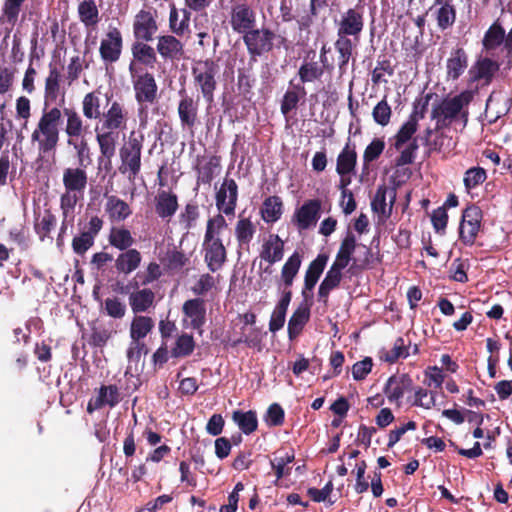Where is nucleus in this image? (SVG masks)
Masks as SVG:
<instances>
[{"label":"nucleus","mask_w":512,"mask_h":512,"mask_svg":"<svg viewBox=\"0 0 512 512\" xmlns=\"http://www.w3.org/2000/svg\"><path fill=\"white\" fill-rule=\"evenodd\" d=\"M238 201V185L233 178L225 176L215 194V204L219 212L227 216L234 215Z\"/></svg>","instance_id":"15"},{"label":"nucleus","mask_w":512,"mask_h":512,"mask_svg":"<svg viewBox=\"0 0 512 512\" xmlns=\"http://www.w3.org/2000/svg\"><path fill=\"white\" fill-rule=\"evenodd\" d=\"M383 138H374L365 148L363 153V168L368 170L371 162L377 160L385 149Z\"/></svg>","instance_id":"63"},{"label":"nucleus","mask_w":512,"mask_h":512,"mask_svg":"<svg viewBox=\"0 0 512 512\" xmlns=\"http://www.w3.org/2000/svg\"><path fill=\"white\" fill-rule=\"evenodd\" d=\"M191 73L194 84L203 99L207 103H212L217 88L216 77L219 73L218 63L211 58L196 61L192 66Z\"/></svg>","instance_id":"4"},{"label":"nucleus","mask_w":512,"mask_h":512,"mask_svg":"<svg viewBox=\"0 0 512 512\" xmlns=\"http://www.w3.org/2000/svg\"><path fill=\"white\" fill-rule=\"evenodd\" d=\"M301 263V255L297 251H295L284 263L281 270V281L284 286L282 292L292 291L291 287L293 285L295 277L299 272Z\"/></svg>","instance_id":"44"},{"label":"nucleus","mask_w":512,"mask_h":512,"mask_svg":"<svg viewBox=\"0 0 512 512\" xmlns=\"http://www.w3.org/2000/svg\"><path fill=\"white\" fill-rule=\"evenodd\" d=\"M132 56L134 61L145 65L146 67L154 68L157 62V55L154 48L145 41L137 40L131 47Z\"/></svg>","instance_id":"47"},{"label":"nucleus","mask_w":512,"mask_h":512,"mask_svg":"<svg viewBox=\"0 0 512 512\" xmlns=\"http://www.w3.org/2000/svg\"><path fill=\"white\" fill-rule=\"evenodd\" d=\"M232 420L246 435L255 432L258 428L257 414L253 410H235L232 413Z\"/></svg>","instance_id":"53"},{"label":"nucleus","mask_w":512,"mask_h":512,"mask_svg":"<svg viewBox=\"0 0 512 512\" xmlns=\"http://www.w3.org/2000/svg\"><path fill=\"white\" fill-rule=\"evenodd\" d=\"M395 201L396 190L393 188L388 189L385 185H380L371 201V208L373 212L389 217Z\"/></svg>","instance_id":"31"},{"label":"nucleus","mask_w":512,"mask_h":512,"mask_svg":"<svg viewBox=\"0 0 512 512\" xmlns=\"http://www.w3.org/2000/svg\"><path fill=\"white\" fill-rule=\"evenodd\" d=\"M291 299L292 291L282 292V296L274 308L269 321V330L272 333H276L283 328Z\"/></svg>","instance_id":"41"},{"label":"nucleus","mask_w":512,"mask_h":512,"mask_svg":"<svg viewBox=\"0 0 512 512\" xmlns=\"http://www.w3.org/2000/svg\"><path fill=\"white\" fill-rule=\"evenodd\" d=\"M219 168L220 157L218 156H211L204 164L196 166L197 184L210 185Z\"/></svg>","instance_id":"56"},{"label":"nucleus","mask_w":512,"mask_h":512,"mask_svg":"<svg viewBox=\"0 0 512 512\" xmlns=\"http://www.w3.org/2000/svg\"><path fill=\"white\" fill-rule=\"evenodd\" d=\"M469 57L463 47H455L446 60L447 80H458L468 67Z\"/></svg>","instance_id":"24"},{"label":"nucleus","mask_w":512,"mask_h":512,"mask_svg":"<svg viewBox=\"0 0 512 512\" xmlns=\"http://www.w3.org/2000/svg\"><path fill=\"white\" fill-rule=\"evenodd\" d=\"M108 243L119 251H124L135 244L131 231L125 226H112L108 234Z\"/></svg>","instance_id":"42"},{"label":"nucleus","mask_w":512,"mask_h":512,"mask_svg":"<svg viewBox=\"0 0 512 512\" xmlns=\"http://www.w3.org/2000/svg\"><path fill=\"white\" fill-rule=\"evenodd\" d=\"M178 207V196L172 191L160 190L155 197V212L163 220L171 219Z\"/></svg>","instance_id":"33"},{"label":"nucleus","mask_w":512,"mask_h":512,"mask_svg":"<svg viewBox=\"0 0 512 512\" xmlns=\"http://www.w3.org/2000/svg\"><path fill=\"white\" fill-rule=\"evenodd\" d=\"M292 89L285 92L280 110L283 115H288L292 110L296 109L301 98H304L307 94L305 87L302 84H294L293 80L290 81Z\"/></svg>","instance_id":"48"},{"label":"nucleus","mask_w":512,"mask_h":512,"mask_svg":"<svg viewBox=\"0 0 512 512\" xmlns=\"http://www.w3.org/2000/svg\"><path fill=\"white\" fill-rule=\"evenodd\" d=\"M121 400L119 389L116 385H101L98 395L91 398L87 404V412L93 413L96 410L109 406L115 407Z\"/></svg>","instance_id":"23"},{"label":"nucleus","mask_w":512,"mask_h":512,"mask_svg":"<svg viewBox=\"0 0 512 512\" xmlns=\"http://www.w3.org/2000/svg\"><path fill=\"white\" fill-rule=\"evenodd\" d=\"M256 12L247 3H237L231 7L229 23L235 33L245 35L256 27Z\"/></svg>","instance_id":"14"},{"label":"nucleus","mask_w":512,"mask_h":512,"mask_svg":"<svg viewBox=\"0 0 512 512\" xmlns=\"http://www.w3.org/2000/svg\"><path fill=\"white\" fill-rule=\"evenodd\" d=\"M129 72L132 78L135 101L140 107L147 108L148 105L156 102L158 98V85L154 75L150 72L135 73L134 62L129 65Z\"/></svg>","instance_id":"7"},{"label":"nucleus","mask_w":512,"mask_h":512,"mask_svg":"<svg viewBox=\"0 0 512 512\" xmlns=\"http://www.w3.org/2000/svg\"><path fill=\"white\" fill-rule=\"evenodd\" d=\"M260 214L266 223L278 221L283 214L282 199L276 195L267 197L260 208Z\"/></svg>","instance_id":"51"},{"label":"nucleus","mask_w":512,"mask_h":512,"mask_svg":"<svg viewBox=\"0 0 512 512\" xmlns=\"http://www.w3.org/2000/svg\"><path fill=\"white\" fill-rule=\"evenodd\" d=\"M411 343L407 345L403 337H398L390 350H381L380 359L389 364L396 363L400 358L406 359L409 355Z\"/></svg>","instance_id":"55"},{"label":"nucleus","mask_w":512,"mask_h":512,"mask_svg":"<svg viewBox=\"0 0 512 512\" xmlns=\"http://www.w3.org/2000/svg\"><path fill=\"white\" fill-rule=\"evenodd\" d=\"M438 5L440 7L436 11L437 26L441 31H445L456 21V8L452 2Z\"/></svg>","instance_id":"60"},{"label":"nucleus","mask_w":512,"mask_h":512,"mask_svg":"<svg viewBox=\"0 0 512 512\" xmlns=\"http://www.w3.org/2000/svg\"><path fill=\"white\" fill-rule=\"evenodd\" d=\"M195 345L193 336L183 333L177 337L175 344L171 349V356L174 358L190 356L195 349Z\"/></svg>","instance_id":"61"},{"label":"nucleus","mask_w":512,"mask_h":512,"mask_svg":"<svg viewBox=\"0 0 512 512\" xmlns=\"http://www.w3.org/2000/svg\"><path fill=\"white\" fill-rule=\"evenodd\" d=\"M142 263V254L136 248H130L120 251L114 263V267L119 274L129 275L136 271Z\"/></svg>","instance_id":"30"},{"label":"nucleus","mask_w":512,"mask_h":512,"mask_svg":"<svg viewBox=\"0 0 512 512\" xmlns=\"http://www.w3.org/2000/svg\"><path fill=\"white\" fill-rule=\"evenodd\" d=\"M333 46L337 54L336 65L338 73L340 76H343L347 73L349 61L350 59H353L354 51L358 46V42H355V40L337 37Z\"/></svg>","instance_id":"27"},{"label":"nucleus","mask_w":512,"mask_h":512,"mask_svg":"<svg viewBox=\"0 0 512 512\" xmlns=\"http://www.w3.org/2000/svg\"><path fill=\"white\" fill-rule=\"evenodd\" d=\"M356 246L357 241L355 235L348 231L340 243V247L333 264L345 269L352 262L350 270L357 267L356 259L353 258Z\"/></svg>","instance_id":"34"},{"label":"nucleus","mask_w":512,"mask_h":512,"mask_svg":"<svg viewBox=\"0 0 512 512\" xmlns=\"http://www.w3.org/2000/svg\"><path fill=\"white\" fill-rule=\"evenodd\" d=\"M315 58L316 53L313 50L305 54L297 72L300 81L298 84L304 86L306 83L320 82L325 72L331 73L333 71L316 61Z\"/></svg>","instance_id":"17"},{"label":"nucleus","mask_w":512,"mask_h":512,"mask_svg":"<svg viewBox=\"0 0 512 512\" xmlns=\"http://www.w3.org/2000/svg\"><path fill=\"white\" fill-rule=\"evenodd\" d=\"M505 29L495 21L485 32L482 44L486 51L497 49L504 41Z\"/></svg>","instance_id":"57"},{"label":"nucleus","mask_w":512,"mask_h":512,"mask_svg":"<svg viewBox=\"0 0 512 512\" xmlns=\"http://www.w3.org/2000/svg\"><path fill=\"white\" fill-rule=\"evenodd\" d=\"M310 319V309L307 306L300 305L291 315L288 322V337L290 340L300 335L304 326Z\"/></svg>","instance_id":"50"},{"label":"nucleus","mask_w":512,"mask_h":512,"mask_svg":"<svg viewBox=\"0 0 512 512\" xmlns=\"http://www.w3.org/2000/svg\"><path fill=\"white\" fill-rule=\"evenodd\" d=\"M105 100L99 90H93L82 99V113L87 120H99L104 112Z\"/></svg>","instance_id":"35"},{"label":"nucleus","mask_w":512,"mask_h":512,"mask_svg":"<svg viewBox=\"0 0 512 512\" xmlns=\"http://www.w3.org/2000/svg\"><path fill=\"white\" fill-rule=\"evenodd\" d=\"M284 255V242L277 234H271L263 243L260 258L270 265L282 260Z\"/></svg>","instance_id":"38"},{"label":"nucleus","mask_w":512,"mask_h":512,"mask_svg":"<svg viewBox=\"0 0 512 512\" xmlns=\"http://www.w3.org/2000/svg\"><path fill=\"white\" fill-rule=\"evenodd\" d=\"M62 123V111L58 106L43 107L38 123L31 134V141L37 144L39 153L47 154L56 149Z\"/></svg>","instance_id":"2"},{"label":"nucleus","mask_w":512,"mask_h":512,"mask_svg":"<svg viewBox=\"0 0 512 512\" xmlns=\"http://www.w3.org/2000/svg\"><path fill=\"white\" fill-rule=\"evenodd\" d=\"M328 260L329 255L327 253H319L317 257L310 262L304 276V287L302 290L303 297L306 298V292H311L314 289L320 276L325 270Z\"/></svg>","instance_id":"28"},{"label":"nucleus","mask_w":512,"mask_h":512,"mask_svg":"<svg viewBox=\"0 0 512 512\" xmlns=\"http://www.w3.org/2000/svg\"><path fill=\"white\" fill-rule=\"evenodd\" d=\"M124 39L118 27L108 26L107 31L100 41L99 55L105 65L118 62L123 51Z\"/></svg>","instance_id":"11"},{"label":"nucleus","mask_w":512,"mask_h":512,"mask_svg":"<svg viewBox=\"0 0 512 512\" xmlns=\"http://www.w3.org/2000/svg\"><path fill=\"white\" fill-rule=\"evenodd\" d=\"M56 225V217L50 209H46L41 218L37 217L34 222V230L41 241L49 237Z\"/></svg>","instance_id":"62"},{"label":"nucleus","mask_w":512,"mask_h":512,"mask_svg":"<svg viewBox=\"0 0 512 512\" xmlns=\"http://www.w3.org/2000/svg\"><path fill=\"white\" fill-rule=\"evenodd\" d=\"M242 39L249 54V58L254 60H257V57L270 53L274 49L275 39H278L279 47H286L287 43L286 37L277 36L272 30L265 27H254L249 33H245Z\"/></svg>","instance_id":"6"},{"label":"nucleus","mask_w":512,"mask_h":512,"mask_svg":"<svg viewBox=\"0 0 512 512\" xmlns=\"http://www.w3.org/2000/svg\"><path fill=\"white\" fill-rule=\"evenodd\" d=\"M477 93L478 87L474 90L466 89L433 105L431 119L436 121L434 130L447 129L457 120H460L466 126L469 117L468 106Z\"/></svg>","instance_id":"1"},{"label":"nucleus","mask_w":512,"mask_h":512,"mask_svg":"<svg viewBox=\"0 0 512 512\" xmlns=\"http://www.w3.org/2000/svg\"><path fill=\"white\" fill-rule=\"evenodd\" d=\"M62 117L66 118L65 134L67 139L74 140L85 135V126L82 117L74 108H64Z\"/></svg>","instance_id":"39"},{"label":"nucleus","mask_w":512,"mask_h":512,"mask_svg":"<svg viewBox=\"0 0 512 512\" xmlns=\"http://www.w3.org/2000/svg\"><path fill=\"white\" fill-rule=\"evenodd\" d=\"M96 141L102 156H115L117 143L119 140V131L103 129L97 125L95 127Z\"/></svg>","instance_id":"37"},{"label":"nucleus","mask_w":512,"mask_h":512,"mask_svg":"<svg viewBox=\"0 0 512 512\" xmlns=\"http://www.w3.org/2000/svg\"><path fill=\"white\" fill-rule=\"evenodd\" d=\"M157 52L164 60H180L184 56V45L173 35L158 37Z\"/></svg>","instance_id":"29"},{"label":"nucleus","mask_w":512,"mask_h":512,"mask_svg":"<svg viewBox=\"0 0 512 512\" xmlns=\"http://www.w3.org/2000/svg\"><path fill=\"white\" fill-rule=\"evenodd\" d=\"M419 124H416L415 118H408L398 132L394 136V147L396 150H400L405 144L411 142L415 137L414 134L418 129Z\"/></svg>","instance_id":"58"},{"label":"nucleus","mask_w":512,"mask_h":512,"mask_svg":"<svg viewBox=\"0 0 512 512\" xmlns=\"http://www.w3.org/2000/svg\"><path fill=\"white\" fill-rule=\"evenodd\" d=\"M86 166L68 167L63 170L62 182L65 190L74 191L83 195L87 183L88 175Z\"/></svg>","instance_id":"25"},{"label":"nucleus","mask_w":512,"mask_h":512,"mask_svg":"<svg viewBox=\"0 0 512 512\" xmlns=\"http://www.w3.org/2000/svg\"><path fill=\"white\" fill-rule=\"evenodd\" d=\"M387 74L388 76H392L394 74V67L391 64V61L383 57L378 58L376 67L372 71L371 74V81L374 85H378L382 82H386L384 79V75Z\"/></svg>","instance_id":"64"},{"label":"nucleus","mask_w":512,"mask_h":512,"mask_svg":"<svg viewBox=\"0 0 512 512\" xmlns=\"http://www.w3.org/2000/svg\"><path fill=\"white\" fill-rule=\"evenodd\" d=\"M356 164L357 152L355 147H350L347 143L337 157L336 172L340 176H347L355 171Z\"/></svg>","instance_id":"46"},{"label":"nucleus","mask_w":512,"mask_h":512,"mask_svg":"<svg viewBox=\"0 0 512 512\" xmlns=\"http://www.w3.org/2000/svg\"><path fill=\"white\" fill-rule=\"evenodd\" d=\"M256 233V226L250 218L239 216V220L235 225V236L240 248H249Z\"/></svg>","instance_id":"52"},{"label":"nucleus","mask_w":512,"mask_h":512,"mask_svg":"<svg viewBox=\"0 0 512 512\" xmlns=\"http://www.w3.org/2000/svg\"><path fill=\"white\" fill-rule=\"evenodd\" d=\"M482 219L483 212L475 204H470L463 210L459 224V241L463 245H474L481 228Z\"/></svg>","instance_id":"10"},{"label":"nucleus","mask_w":512,"mask_h":512,"mask_svg":"<svg viewBox=\"0 0 512 512\" xmlns=\"http://www.w3.org/2000/svg\"><path fill=\"white\" fill-rule=\"evenodd\" d=\"M190 19L191 11L187 8L177 10L175 5H172L169 15V27L171 31L179 36H185L190 34Z\"/></svg>","instance_id":"36"},{"label":"nucleus","mask_w":512,"mask_h":512,"mask_svg":"<svg viewBox=\"0 0 512 512\" xmlns=\"http://www.w3.org/2000/svg\"><path fill=\"white\" fill-rule=\"evenodd\" d=\"M241 65L237 68V89L245 99L251 100L253 88L257 83L254 67L257 60L249 58L247 61L240 60Z\"/></svg>","instance_id":"21"},{"label":"nucleus","mask_w":512,"mask_h":512,"mask_svg":"<svg viewBox=\"0 0 512 512\" xmlns=\"http://www.w3.org/2000/svg\"><path fill=\"white\" fill-rule=\"evenodd\" d=\"M500 65L497 61L488 57L477 59L468 71V83L483 81L482 86L492 83L495 74L499 71Z\"/></svg>","instance_id":"20"},{"label":"nucleus","mask_w":512,"mask_h":512,"mask_svg":"<svg viewBox=\"0 0 512 512\" xmlns=\"http://www.w3.org/2000/svg\"><path fill=\"white\" fill-rule=\"evenodd\" d=\"M178 94L180 99L177 113L181 128L193 132L196 125L199 124V97L194 98L184 88L180 89Z\"/></svg>","instance_id":"12"},{"label":"nucleus","mask_w":512,"mask_h":512,"mask_svg":"<svg viewBox=\"0 0 512 512\" xmlns=\"http://www.w3.org/2000/svg\"><path fill=\"white\" fill-rule=\"evenodd\" d=\"M104 221L99 216H92L81 232L72 239V250L77 255H84L95 243V238L103 228Z\"/></svg>","instance_id":"13"},{"label":"nucleus","mask_w":512,"mask_h":512,"mask_svg":"<svg viewBox=\"0 0 512 512\" xmlns=\"http://www.w3.org/2000/svg\"><path fill=\"white\" fill-rule=\"evenodd\" d=\"M183 314L190 318V326L202 334V326L205 323L206 308L201 298L189 299L182 306Z\"/></svg>","instance_id":"32"},{"label":"nucleus","mask_w":512,"mask_h":512,"mask_svg":"<svg viewBox=\"0 0 512 512\" xmlns=\"http://www.w3.org/2000/svg\"><path fill=\"white\" fill-rule=\"evenodd\" d=\"M412 390L413 380L411 376L407 373H403L390 376L384 386L383 392L389 402H395L400 406L404 393Z\"/></svg>","instance_id":"22"},{"label":"nucleus","mask_w":512,"mask_h":512,"mask_svg":"<svg viewBox=\"0 0 512 512\" xmlns=\"http://www.w3.org/2000/svg\"><path fill=\"white\" fill-rule=\"evenodd\" d=\"M338 38L360 41V35L364 30L365 20L363 8L356 5L341 13L340 19L335 21Z\"/></svg>","instance_id":"9"},{"label":"nucleus","mask_w":512,"mask_h":512,"mask_svg":"<svg viewBox=\"0 0 512 512\" xmlns=\"http://www.w3.org/2000/svg\"><path fill=\"white\" fill-rule=\"evenodd\" d=\"M162 274L161 266L156 261H151L146 265L144 270L138 271L133 280L127 285L118 282L114 290L121 294H127L131 288L138 289L139 286L146 287L149 284L158 281Z\"/></svg>","instance_id":"18"},{"label":"nucleus","mask_w":512,"mask_h":512,"mask_svg":"<svg viewBox=\"0 0 512 512\" xmlns=\"http://www.w3.org/2000/svg\"><path fill=\"white\" fill-rule=\"evenodd\" d=\"M105 211L111 221H124L131 214L130 206L117 196H109L105 205Z\"/></svg>","instance_id":"49"},{"label":"nucleus","mask_w":512,"mask_h":512,"mask_svg":"<svg viewBox=\"0 0 512 512\" xmlns=\"http://www.w3.org/2000/svg\"><path fill=\"white\" fill-rule=\"evenodd\" d=\"M154 300L155 293L149 288L136 289L129 295V305L135 314L146 312Z\"/></svg>","instance_id":"43"},{"label":"nucleus","mask_w":512,"mask_h":512,"mask_svg":"<svg viewBox=\"0 0 512 512\" xmlns=\"http://www.w3.org/2000/svg\"><path fill=\"white\" fill-rule=\"evenodd\" d=\"M144 142V135L132 131L119 150L121 165L119 172L123 175L127 174L129 180H134L141 170V155Z\"/></svg>","instance_id":"5"},{"label":"nucleus","mask_w":512,"mask_h":512,"mask_svg":"<svg viewBox=\"0 0 512 512\" xmlns=\"http://www.w3.org/2000/svg\"><path fill=\"white\" fill-rule=\"evenodd\" d=\"M155 323L149 316L135 315L130 324L131 340H143L153 330Z\"/></svg>","instance_id":"54"},{"label":"nucleus","mask_w":512,"mask_h":512,"mask_svg":"<svg viewBox=\"0 0 512 512\" xmlns=\"http://www.w3.org/2000/svg\"><path fill=\"white\" fill-rule=\"evenodd\" d=\"M80 22L86 28H95L99 21V10L95 0H82L77 7Z\"/></svg>","instance_id":"45"},{"label":"nucleus","mask_w":512,"mask_h":512,"mask_svg":"<svg viewBox=\"0 0 512 512\" xmlns=\"http://www.w3.org/2000/svg\"><path fill=\"white\" fill-rule=\"evenodd\" d=\"M78 192L65 190L60 196V209L62 211V218L67 221H74L75 207L78 201L82 198Z\"/></svg>","instance_id":"59"},{"label":"nucleus","mask_w":512,"mask_h":512,"mask_svg":"<svg viewBox=\"0 0 512 512\" xmlns=\"http://www.w3.org/2000/svg\"><path fill=\"white\" fill-rule=\"evenodd\" d=\"M129 112L123 101L115 99L113 94L105 93L104 112L99 119L103 129L122 131L126 128Z\"/></svg>","instance_id":"8"},{"label":"nucleus","mask_w":512,"mask_h":512,"mask_svg":"<svg viewBox=\"0 0 512 512\" xmlns=\"http://www.w3.org/2000/svg\"><path fill=\"white\" fill-rule=\"evenodd\" d=\"M157 12L142 9L134 18L133 34L136 40L149 42L153 40L154 35L158 31L156 21Z\"/></svg>","instance_id":"19"},{"label":"nucleus","mask_w":512,"mask_h":512,"mask_svg":"<svg viewBox=\"0 0 512 512\" xmlns=\"http://www.w3.org/2000/svg\"><path fill=\"white\" fill-rule=\"evenodd\" d=\"M322 202L320 199L306 200L296 209L292 216V223L299 231L308 230L315 226L321 216Z\"/></svg>","instance_id":"16"},{"label":"nucleus","mask_w":512,"mask_h":512,"mask_svg":"<svg viewBox=\"0 0 512 512\" xmlns=\"http://www.w3.org/2000/svg\"><path fill=\"white\" fill-rule=\"evenodd\" d=\"M343 270L344 268L332 263L324 279L320 283L317 293L318 301L322 302L325 306L328 304L331 291L340 286L343 279Z\"/></svg>","instance_id":"26"},{"label":"nucleus","mask_w":512,"mask_h":512,"mask_svg":"<svg viewBox=\"0 0 512 512\" xmlns=\"http://www.w3.org/2000/svg\"><path fill=\"white\" fill-rule=\"evenodd\" d=\"M226 226L227 223L222 214H217L207 221L203 249L205 252L204 260L211 272L221 269L227 260L226 248L219 238L221 230Z\"/></svg>","instance_id":"3"},{"label":"nucleus","mask_w":512,"mask_h":512,"mask_svg":"<svg viewBox=\"0 0 512 512\" xmlns=\"http://www.w3.org/2000/svg\"><path fill=\"white\" fill-rule=\"evenodd\" d=\"M60 79L59 70L50 66L48 76L45 79L43 107H52L51 105L57 101L61 93Z\"/></svg>","instance_id":"40"}]
</instances>
